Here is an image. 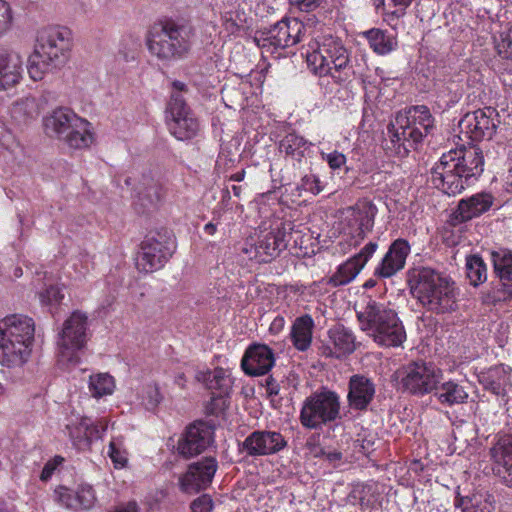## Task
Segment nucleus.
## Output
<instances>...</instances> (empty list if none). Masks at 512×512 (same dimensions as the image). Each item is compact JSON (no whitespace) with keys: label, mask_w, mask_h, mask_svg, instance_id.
Wrapping results in <instances>:
<instances>
[{"label":"nucleus","mask_w":512,"mask_h":512,"mask_svg":"<svg viewBox=\"0 0 512 512\" xmlns=\"http://www.w3.org/2000/svg\"><path fill=\"white\" fill-rule=\"evenodd\" d=\"M512 299V283H505V281L498 282L487 292L484 302L487 304H496L499 302H506Z\"/></svg>","instance_id":"5fc2aeb1"},{"label":"nucleus","mask_w":512,"mask_h":512,"mask_svg":"<svg viewBox=\"0 0 512 512\" xmlns=\"http://www.w3.org/2000/svg\"><path fill=\"white\" fill-rule=\"evenodd\" d=\"M194 28L184 20L165 18L153 24L147 34L149 52L164 62L177 61L190 52Z\"/></svg>","instance_id":"7ed1b4c3"},{"label":"nucleus","mask_w":512,"mask_h":512,"mask_svg":"<svg viewBox=\"0 0 512 512\" xmlns=\"http://www.w3.org/2000/svg\"><path fill=\"white\" fill-rule=\"evenodd\" d=\"M290 4L301 12L310 13L323 7L326 0H289Z\"/></svg>","instance_id":"680f3d73"},{"label":"nucleus","mask_w":512,"mask_h":512,"mask_svg":"<svg viewBox=\"0 0 512 512\" xmlns=\"http://www.w3.org/2000/svg\"><path fill=\"white\" fill-rule=\"evenodd\" d=\"M490 494L487 492H472L468 495H462L460 487L455 491L454 506L462 512H490L488 500Z\"/></svg>","instance_id":"58836bf2"},{"label":"nucleus","mask_w":512,"mask_h":512,"mask_svg":"<svg viewBox=\"0 0 512 512\" xmlns=\"http://www.w3.org/2000/svg\"><path fill=\"white\" fill-rule=\"evenodd\" d=\"M23 73V58L16 50L0 46V91L16 86Z\"/></svg>","instance_id":"c85d7f7f"},{"label":"nucleus","mask_w":512,"mask_h":512,"mask_svg":"<svg viewBox=\"0 0 512 512\" xmlns=\"http://www.w3.org/2000/svg\"><path fill=\"white\" fill-rule=\"evenodd\" d=\"M451 278L433 268L417 266L407 272L410 292L422 306L433 294Z\"/></svg>","instance_id":"6ab92c4d"},{"label":"nucleus","mask_w":512,"mask_h":512,"mask_svg":"<svg viewBox=\"0 0 512 512\" xmlns=\"http://www.w3.org/2000/svg\"><path fill=\"white\" fill-rule=\"evenodd\" d=\"M408 119L409 130L417 128L421 133V141L423 137L428 135L434 128V119L430 113V110L425 105H417L408 108V110L402 112Z\"/></svg>","instance_id":"a19ab883"},{"label":"nucleus","mask_w":512,"mask_h":512,"mask_svg":"<svg viewBox=\"0 0 512 512\" xmlns=\"http://www.w3.org/2000/svg\"><path fill=\"white\" fill-rule=\"evenodd\" d=\"M225 397L219 394H213L211 400L207 403L205 409L208 415H218L225 406Z\"/></svg>","instance_id":"774afa93"},{"label":"nucleus","mask_w":512,"mask_h":512,"mask_svg":"<svg viewBox=\"0 0 512 512\" xmlns=\"http://www.w3.org/2000/svg\"><path fill=\"white\" fill-rule=\"evenodd\" d=\"M301 190L310 192L313 195H317L323 190V185L319 177L315 174H307L301 178L300 185L298 187Z\"/></svg>","instance_id":"052dcab7"},{"label":"nucleus","mask_w":512,"mask_h":512,"mask_svg":"<svg viewBox=\"0 0 512 512\" xmlns=\"http://www.w3.org/2000/svg\"><path fill=\"white\" fill-rule=\"evenodd\" d=\"M312 143L295 132L286 134L279 142V151L285 154L286 158L300 163L310 150Z\"/></svg>","instance_id":"4c0bfd02"},{"label":"nucleus","mask_w":512,"mask_h":512,"mask_svg":"<svg viewBox=\"0 0 512 512\" xmlns=\"http://www.w3.org/2000/svg\"><path fill=\"white\" fill-rule=\"evenodd\" d=\"M489 453L496 473L512 464V434L500 435Z\"/></svg>","instance_id":"37998d69"},{"label":"nucleus","mask_w":512,"mask_h":512,"mask_svg":"<svg viewBox=\"0 0 512 512\" xmlns=\"http://www.w3.org/2000/svg\"><path fill=\"white\" fill-rule=\"evenodd\" d=\"M494 273L500 281L512 283V250L499 248L490 251Z\"/></svg>","instance_id":"c03bdc74"},{"label":"nucleus","mask_w":512,"mask_h":512,"mask_svg":"<svg viewBox=\"0 0 512 512\" xmlns=\"http://www.w3.org/2000/svg\"><path fill=\"white\" fill-rule=\"evenodd\" d=\"M88 317L85 313L74 311L63 323L58 338L59 362L65 365H76L79 352L88 340Z\"/></svg>","instance_id":"f8f14e48"},{"label":"nucleus","mask_w":512,"mask_h":512,"mask_svg":"<svg viewBox=\"0 0 512 512\" xmlns=\"http://www.w3.org/2000/svg\"><path fill=\"white\" fill-rule=\"evenodd\" d=\"M411 247L406 239L394 240L379 265L375 268L374 275L380 278H390L401 271L406 264Z\"/></svg>","instance_id":"bb28decb"},{"label":"nucleus","mask_w":512,"mask_h":512,"mask_svg":"<svg viewBox=\"0 0 512 512\" xmlns=\"http://www.w3.org/2000/svg\"><path fill=\"white\" fill-rule=\"evenodd\" d=\"M399 388L413 395L433 393L443 379L442 370L432 362L412 361L395 373Z\"/></svg>","instance_id":"9b49d317"},{"label":"nucleus","mask_w":512,"mask_h":512,"mask_svg":"<svg viewBox=\"0 0 512 512\" xmlns=\"http://www.w3.org/2000/svg\"><path fill=\"white\" fill-rule=\"evenodd\" d=\"M165 189L156 179L144 176L137 188V197L139 205L142 207L140 212L145 213L150 209L156 208L164 199Z\"/></svg>","instance_id":"c9c22d12"},{"label":"nucleus","mask_w":512,"mask_h":512,"mask_svg":"<svg viewBox=\"0 0 512 512\" xmlns=\"http://www.w3.org/2000/svg\"><path fill=\"white\" fill-rule=\"evenodd\" d=\"M353 217L358 222L359 235L364 237L367 232L372 231L378 209L370 201L356 204L353 208Z\"/></svg>","instance_id":"a18cd8bd"},{"label":"nucleus","mask_w":512,"mask_h":512,"mask_svg":"<svg viewBox=\"0 0 512 512\" xmlns=\"http://www.w3.org/2000/svg\"><path fill=\"white\" fill-rule=\"evenodd\" d=\"M360 329L382 347H399L406 340V331L395 310L369 299L355 307Z\"/></svg>","instance_id":"423d86ee"},{"label":"nucleus","mask_w":512,"mask_h":512,"mask_svg":"<svg viewBox=\"0 0 512 512\" xmlns=\"http://www.w3.org/2000/svg\"><path fill=\"white\" fill-rule=\"evenodd\" d=\"M79 116L71 109L60 107L52 111L51 114L43 118V126L47 136L63 140L69 130L73 128L76 122H79Z\"/></svg>","instance_id":"473e14b6"},{"label":"nucleus","mask_w":512,"mask_h":512,"mask_svg":"<svg viewBox=\"0 0 512 512\" xmlns=\"http://www.w3.org/2000/svg\"><path fill=\"white\" fill-rule=\"evenodd\" d=\"M64 299V293L58 285H49L39 292V300L42 305L56 306Z\"/></svg>","instance_id":"4d7b16f0"},{"label":"nucleus","mask_w":512,"mask_h":512,"mask_svg":"<svg viewBox=\"0 0 512 512\" xmlns=\"http://www.w3.org/2000/svg\"><path fill=\"white\" fill-rule=\"evenodd\" d=\"M288 445L286 438L274 430H255L240 446V450L250 457L269 456L279 453Z\"/></svg>","instance_id":"4be33fe9"},{"label":"nucleus","mask_w":512,"mask_h":512,"mask_svg":"<svg viewBox=\"0 0 512 512\" xmlns=\"http://www.w3.org/2000/svg\"><path fill=\"white\" fill-rule=\"evenodd\" d=\"M373 381L360 374L352 375L348 383L347 402L351 409L366 411L375 396Z\"/></svg>","instance_id":"7c9ffc66"},{"label":"nucleus","mask_w":512,"mask_h":512,"mask_svg":"<svg viewBox=\"0 0 512 512\" xmlns=\"http://www.w3.org/2000/svg\"><path fill=\"white\" fill-rule=\"evenodd\" d=\"M360 329L382 347H399L406 340V331L395 310L369 299L355 307Z\"/></svg>","instance_id":"20e7f679"},{"label":"nucleus","mask_w":512,"mask_h":512,"mask_svg":"<svg viewBox=\"0 0 512 512\" xmlns=\"http://www.w3.org/2000/svg\"><path fill=\"white\" fill-rule=\"evenodd\" d=\"M273 350L265 344L250 345L241 360V368L246 375L261 376L267 374L274 366Z\"/></svg>","instance_id":"cd10ccee"},{"label":"nucleus","mask_w":512,"mask_h":512,"mask_svg":"<svg viewBox=\"0 0 512 512\" xmlns=\"http://www.w3.org/2000/svg\"><path fill=\"white\" fill-rule=\"evenodd\" d=\"M35 323L26 315L12 314L0 320V363L21 366L30 357Z\"/></svg>","instance_id":"6e6552de"},{"label":"nucleus","mask_w":512,"mask_h":512,"mask_svg":"<svg viewBox=\"0 0 512 512\" xmlns=\"http://www.w3.org/2000/svg\"><path fill=\"white\" fill-rule=\"evenodd\" d=\"M433 395L439 403L449 407L464 404L469 397L466 388L454 380L440 382Z\"/></svg>","instance_id":"e433bc0d"},{"label":"nucleus","mask_w":512,"mask_h":512,"mask_svg":"<svg viewBox=\"0 0 512 512\" xmlns=\"http://www.w3.org/2000/svg\"><path fill=\"white\" fill-rule=\"evenodd\" d=\"M175 251L176 242L171 230L150 231L140 244L136 266L145 273L157 271L165 266Z\"/></svg>","instance_id":"9d476101"},{"label":"nucleus","mask_w":512,"mask_h":512,"mask_svg":"<svg viewBox=\"0 0 512 512\" xmlns=\"http://www.w3.org/2000/svg\"><path fill=\"white\" fill-rule=\"evenodd\" d=\"M322 158L328 163L329 167L333 170L341 168L346 163V156L338 151L331 153H322Z\"/></svg>","instance_id":"338daca9"},{"label":"nucleus","mask_w":512,"mask_h":512,"mask_svg":"<svg viewBox=\"0 0 512 512\" xmlns=\"http://www.w3.org/2000/svg\"><path fill=\"white\" fill-rule=\"evenodd\" d=\"M494 200V196L487 192L476 193L470 197L461 199L456 209L450 214L449 224L457 226L473 218L480 217L490 210Z\"/></svg>","instance_id":"b1692460"},{"label":"nucleus","mask_w":512,"mask_h":512,"mask_svg":"<svg viewBox=\"0 0 512 512\" xmlns=\"http://www.w3.org/2000/svg\"><path fill=\"white\" fill-rule=\"evenodd\" d=\"M187 92L188 88L185 83L178 80L173 81L167 106V112L172 118L169 130L175 138L181 141L194 138L200 130L197 118L186 103L184 94Z\"/></svg>","instance_id":"ddd939ff"},{"label":"nucleus","mask_w":512,"mask_h":512,"mask_svg":"<svg viewBox=\"0 0 512 512\" xmlns=\"http://www.w3.org/2000/svg\"><path fill=\"white\" fill-rule=\"evenodd\" d=\"M415 0H380L383 14L388 21L399 20Z\"/></svg>","instance_id":"864d4df0"},{"label":"nucleus","mask_w":512,"mask_h":512,"mask_svg":"<svg viewBox=\"0 0 512 512\" xmlns=\"http://www.w3.org/2000/svg\"><path fill=\"white\" fill-rule=\"evenodd\" d=\"M363 35L368 40L370 48L379 55L390 53L397 45L395 38L381 29L373 28Z\"/></svg>","instance_id":"de8ad7c7"},{"label":"nucleus","mask_w":512,"mask_h":512,"mask_svg":"<svg viewBox=\"0 0 512 512\" xmlns=\"http://www.w3.org/2000/svg\"><path fill=\"white\" fill-rule=\"evenodd\" d=\"M314 321L308 314L296 318L291 329V339L299 351H306L312 342Z\"/></svg>","instance_id":"ea45409f"},{"label":"nucleus","mask_w":512,"mask_h":512,"mask_svg":"<svg viewBox=\"0 0 512 512\" xmlns=\"http://www.w3.org/2000/svg\"><path fill=\"white\" fill-rule=\"evenodd\" d=\"M360 329L382 347H399L406 340V331L395 310L369 299L355 307Z\"/></svg>","instance_id":"0eeeda50"},{"label":"nucleus","mask_w":512,"mask_h":512,"mask_svg":"<svg viewBox=\"0 0 512 512\" xmlns=\"http://www.w3.org/2000/svg\"><path fill=\"white\" fill-rule=\"evenodd\" d=\"M480 382L484 388L496 396L505 395V369L502 366H495L483 375Z\"/></svg>","instance_id":"09e8293b"},{"label":"nucleus","mask_w":512,"mask_h":512,"mask_svg":"<svg viewBox=\"0 0 512 512\" xmlns=\"http://www.w3.org/2000/svg\"><path fill=\"white\" fill-rule=\"evenodd\" d=\"M244 18L238 11H228L222 15V24L230 35H238L244 31Z\"/></svg>","instance_id":"6e6d98bb"},{"label":"nucleus","mask_w":512,"mask_h":512,"mask_svg":"<svg viewBox=\"0 0 512 512\" xmlns=\"http://www.w3.org/2000/svg\"><path fill=\"white\" fill-rule=\"evenodd\" d=\"M145 405L148 410L155 409L162 400L161 393L157 386L146 388Z\"/></svg>","instance_id":"69168bd1"},{"label":"nucleus","mask_w":512,"mask_h":512,"mask_svg":"<svg viewBox=\"0 0 512 512\" xmlns=\"http://www.w3.org/2000/svg\"><path fill=\"white\" fill-rule=\"evenodd\" d=\"M459 290L455 281L449 278L422 307L432 314L442 315L455 312L458 308Z\"/></svg>","instance_id":"2f4dec72"},{"label":"nucleus","mask_w":512,"mask_h":512,"mask_svg":"<svg viewBox=\"0 0 512 512\" xmlns=\"http://www.w3.org/2000/svg\"><path fill=\"white\" fill-rule=\"evenodd\" d=\"M12 23L13 11L11 5L5 0H0V37L11 29Z\"/></svg>","instance_id":"bf43d9fd"},{"label":"nucleus","mask_w":512,"mask_h":512,"mask_svg":"<svg viewBox=\"0 0 512 512\" xmlns=\"http://www.w3.org/2000/svg\"><path fill=\"white\" fill-rule=\"evenodd\" d=\"M378 248L377 242L370 241L358 254L339 265L336 272L328 279L327 283L333 287L349 284L363 269L368 260Z\"/></svg>","instance_id":"393cba45"},{"label":"nucleus","mask_w":512,"mask_h":512,"mask_svg":"<svg viewBox=\"0 0 512 512\" xmlns=\"http://www.w3.org/2000/svg\"><path fill=\"white\" fill-rule=\"evenodd\" d=\"M141 47L139 37L133 34H126L122 36L119 48L118 56H120L125 62L135 61L138 55V51Z\"/></svg>","instance_id":"603ef678"},{"label":"nucleus","mask_w":512,"mask_h":512,"mask_svg":"<svg viewBox=\"0 0 512 512\" xmlns=\"http://www.w3.org/2000/svg\"><path fill=\"white\" fill-rule=\"evenodd\" d=\"M360 329L382 347H399L406 340V331L395 310L369 299L355 307Z\"/></svg>","instance_id":"39448f33"},{"label":"nucleus","mask_w":512,"mask_h":512,"mask_svg":"<svg viewBox=\"0 0 512 512\" xmlns=\"http://www.w3.org/2000/svg\"><path fill=\"white\" fill-rule=\"evenodd\" d=\"M218 470V461L213 456L203 457L201 460L190 463L185 473L178 479V485L184 493H198L207 489Z\"/></svg>","instance_id":"412c9836"},{"label":"nucleus","mask_w":512,"mask_h":512,"mask_svg":"<svg viewBox=\"0 0 512 512\" xmlns=\"http://www.w3.org/2000/svg\"><path fill=\"white\" fill-rule=\"evenodd\" d=\"M195 379L202 383L212 394L228 396L233 386L231 373L221 367L213 370H199L195 373Z\"/></svg>","instance_id":"72a5a7b5"},{"label":"nucleus","mask_w":512,"mask_h":512,"mask_svg":"<svg viewBox=\"0 0 512 512\" xmlns=\"http://www.w3.org/2000/svg\"><path fill=\"white\" fill-rule=\"evenodd\" d=\"M41 108L35 97L27 96L15 101L11 108L12 117L18 122H27L36 119Z\"/></svg>","instance_id":"49530a36"},{"label":"nucleus","mask_w":512,"mask_h":512,"mask_svg":"<svg viewBox=\"0 0 512 512\" xmlns=\"http://www.w3.org/2000/svg\"><path fill=\"white\" fill-rule=\"evenodd\" d=\"M340 418V397L328 388L313 392L302 403L299 421L310 430L322 429Z\"/></svg>","instance_id":"1a4fd4ad"},{"label":"nucleus","mask_w":512,"mask_h":512,"mask_svg":"<svg viewBox=\"0 0 512 512\" xmlns=\"http://www.w3.org/2000/svg\"><path fill=\"white\" fill-rule=\"evenodd\" d=\"M69 437L73 446L79 451L89 450L91 444L100 439L107 429V421H94L89 417H81L76 422L67 424Z\"/></svg>","instance_id":"5701e85b"},{"label":"nucleus","mask_w":512,"mask_h":512,"mask_svg":"<svg viewBox=\"0 0 512 512\" xmlns=\"http://www.w3.org/2000/svg\"><path fill=\"white\" fill-rule=\"evenodd\" d=\"M408 119L402 111L387 125L383 148L390 156L406 157L411 149L421 143V133L417 128L409 130Z\"/></svg>","instance_id":"f3484780"},{"label":"nucleus","mask_w":512,"mask_h":512,"mask_svg":"<svg viewBox=\"0 0 512 512\" xmlns=\"http://www.w3.org/2000/svg\"><path fill=\"white\" fill-rule=\"evenodd\" d=\"M304 31L303 22L285 17L268 28L258 30L254 40L262 48L285 49L299 43Z\"/></svg>","instance_id":"dca6fc26"},{"label":"nucleus","mask_w":512,"mask_h":512,"mask_svg":"<svg viewBox=\"0 0 512 512\" xmlns=\"http://www.w3.org/2000/svg\"><path fill=\"white\" fill-rule=\"evenodd\" d=\"M72 48V33L64 26L42 28L37 35V44L27 64L29 76L34 81L42 80L45 73L66 64Z\"/></svg>","instance_id":"f03ea898"},{"label":"nucleus","mask_w":512,"mask_h":512,"mask_svg":"<svg viewBox=\"0 0 512 512\" xmlns=\"http://www.w3.org/2000/svg\"><path fill=\"white\" fill-rule=\"evenodd\" d=\"M499 123L497 110L493 107H485L466 113L458 126L461 135L468 140L478 142L492 139Z\"/></svg>","instance_id":"a211bd4d"},{"label":"nucleus","mask_w":512,"mask_h":512,"mask_svg":"<svg viewBox=\"0 0 512 512\" xmlns=\"http://www.w3.org/2000/svg\"><path fill=\"white\" fill-rule=\"evenodd\" d=\"M114 388V379L107 373H100L90 377L89 390L96 398L112 394Z\"/></svg>","instance_id":"3c124183"},{"label":"nucleus","mask_w":512,"mask_h":512,"mask_svg":"<svg viewBox=\"0 0 512 512\" xmlns=\"http://www.w3.org/2000/svg\"><path fill=\"white\" fill-rule=\"evenodd\" d=\"M108 454L116 467H123L127 463L125 451L121 450L115 441L110 442Z\"/></svg>","instance_id":"0e129e2a"},{"label":"nucleus","mask_w":512,"mask_h":512,"mask_svg":"<svg viewBox=\"0 0 512 512\" xmlns=\"http://www.w3.org/2000/svg\"><path fill=\"white\" fill-rule=\"evenodd\" d=\"M497 51L504 60L512 62V29L502 36L501 41L497 44ZM505 70L512 72V63H506Z\"/></svg>","instance_id":"13d9d810"},{"label":"nucleus","mask_w":512,"mask_h":512,"mask_svg":"<svg viewBox=\"0 0 512 512\" xmlns=\"http://www.w3.org/2000/svg\"><path fill=\"white\" fill-rule=\"evenodd\" d=\"M215 430V424L210 421L195 420L188 424L177 440V454L188 460L204 453L215 446Z\"/></svg>","instance_id":"2eb2a0df"},{"label":"nucleus","mask_w":512,"mask_h":512,"mask_svg":"<svg viewBox=\"0 0 512 512\" xmlns=\"http://www.w3.org/2000/svg\"><path fill=\"white\" fill-rule=\"evenodd\" d=\"M93 140L91 124L80 117L79 122L74 124L62 141L72 149H85L93 143Z\"/></svg>","instance_id":"79ce46f5"},{"label":"nucleus","mask_w":512,"mask_h":512,"mask_svg":"<svg viewBox=\"0 0 512 512\" xmlns=\"http://www.w3.org/2000/svg\"><path fill=\"white\" fill-rule=\"evenodd\" d=\"M446 156L454 158L455 167L463 173L469 181L477 179L484 171V156L482 150L477 146H462L458 149H451Z\"/></svg>","instance_id":"a878e982"},{"label":"nucleus","mask_w":512,"mask_h":512,"mask_svg":"<svg viewBox=\"0 0 512 512\" xmlns=\"http://www.w3.org/2000/svg\"><path fill=\"white\" fill-rule=\"evenodd\" d=\"M212 509L213 500L208 494L199 496L190 505L191 512H211Z\"/></svg>","instance_id":"e2e57ef3"},{"label":"nucleus","mask_w":512,"mask_h":512,"mask_svg":"<svg viewBox=\"0 0 512 512\" xmlns=\"http://www.w3.org/2000/svg\"><path fill=\"white\" fill-rule=\"evenodd\" d=\"M59 501L74 511L89 510L96 502L95 491L90 485H81L76 491L61 487L57 490Z\"/></svg>","instance_id":"f704fd0d"},{"label":"nucleus","mask_w":512,"mask_h":512,"mask_svg":"<svg viewBox=\"0 0 512 512\" xmlns=\"http://www.w3.org/2000/svg\"><path fill=\"white\" fill-rule=\"evenodd\" d=\"M287 228L284 223L270 229L260 230L250 236L242 252L259 263H269L287 248Z\"/></svg>","instance_id":"4468645a"},{"label":"nucleus","mask_w":512,"mask_h":512,"mask_svg":"<svg viewBox=\"0 0 512 512\" xmlns=\"http://www.w3.org/2000/svg\"><path fill=\"white\" fill-rule=\"evenodd\" d=\"M331 345L322 347V354L340 359L352 354L356 349V337L353 331L342 324H336L328 330Z\"/></svg>","instance_id":"c756f323"},{"label":"nucleus","mask_w":512,"mask_h":512,"mask_svg":"<svg viewBox=\"0 0 512 512\" xmlns=\"http://www.w3.org/2000/svg\"><path fill=\"white\" fill-rule=\"evenodd\" d=\"M305 57L308 67L318 76H330L336 83L349 82L365 75L367 64L364 55L352 57L338 37L324 36L310 45Z\"/></svg>","instance_id":"f257e3e1"},{"label":"nucleus","mask_w":512,"mask_h":512,"mask_svg":"<svg viewBox=\"0 0 512 512\" xmlns=\"http://www.w3.org/2000/svg\"><path fill=\"white\" fill-rule=\"evenodd\" d=\"M443 154L431 169L432 185L448 196L462 193L470 185L469 180L455 167L454 160Z\"/></svg>","instance_id":"aec40b11"},{"label":"nucleus","mask_w":512,"mask_h":512,"mask_svg":"<svg viewBox=\"0 0 512 512\" xmlns=\"http://www.w3.org/2000/svg\"><path fill=\"white\" fill-rule=\"evenodd\" d=\"M466 274L470 284L477 287L487 279V266L479 255H469L466 258Z\"/></svg>","instance_id":"8fccbe9b"}]
</instances>
